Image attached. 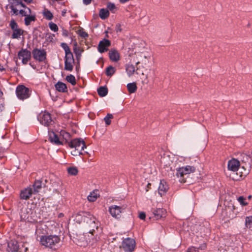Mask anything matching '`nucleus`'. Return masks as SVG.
I'll return each instance as SVG.
<instances>
[{
  "mask_svg": "<svg viewBox=\"0 0 252 252\" xmlns=\"http://www.w3.org/2000/svg\"><path fill=\"white\" fill-rule=\"evenodd\" d=\"M40 242L45 247L56 249L60 245V238L57 235L44 236L40 238Z\"/></svg>",
  "mask_w": 252,
  "mask_h": 252,
  "instance_id": "obj_1",
  "label": "nucleus"
},
{
  "mask_svg": "<svg viewBox=\"0 0 252 252\" xmlns=\"http://www.w3.org/2000/svg\"><path fill=\"white\" fill-rule=\"evenodd\" d=\"M69 145L72 149H74L71 152L73 156H77L82 154V151L86 148V145L84 141L81 138H76L72 140Z\"/></svg>",
  "mask_w": 252,
  "mask_h": 252,
  "instance_id": "obj_2",
  "label": "nucleus"
},
{
  "mask_svg": "<svg viewBox=\"0 0 252 252\" xmlns=\"http://www.w3.org/2000/svg\"><path fill=\"white\" fill-rule=\"evenodd\" d=\"M80 216H82L84 221L88 224L90 228L89 232L93 234L95 229H97L98 227L97 223H96L95 222V218L89 213H82L77 215L76 219Z\"/></svg>",
  "mask_w": 252,
  "mask_h": 252,
  "instance_id": "obj_3",
  "label": "nucleus"
},
{
  "mask_svg": "<svg viewBox=\"0 0 252 252\" xmlns=\"http://www.w3.org/2000/svg\"><path fill=\"white\" fill-rule=\"evenodd\" d=\"M195 171V168L192 166H186L179 168L177 169L176 176L179 178V181L181 183L186 182L185 176L193 173Z\"/></svg>",
  "mask_w": 252,
  "mask_h": 252,
  "instance_id": "obj_4",
  "label": "nucleus"
},
{
  "mask_svg": "<svg viewBox=\"0 0 252 252\" xmlns=\"http://www.w3.org/2000/svg\"><path fill=\"white\" fill-rule=\"evenodd\" d=\"M16 94L17 97L22 100L28 98L30 95L29 89L24 85H19L17 87Z\"/></svg>",
  "mask_w": 252,
  "mask_h": 252,
  "instance_id": "obj_5",
  "label": "nucleus"
},
{
  "mask_svg": "<svg viewBox=\"0 0 252 252\" xmlns=\"http://www.w3.org/2000/svg\"><path fill=\"white\" fill-rule=\"evenodd\" d=\"M10 26L12 30L11 38L13 39H19L23 35L24 31L18 28L17 24L14 20L10 21Z\"/></svg>",
  "mask_w": 252,
  "mask_h": 252,
  "instance_id": "obj_6",
  "label": "nucleus"
},
{
  "mask_svg": "<svg viewBox=\"0 0 252 252\" xmlns=\"http://www.w3.org/2000/svg\"><path fill=\"white\" fill-rule=\"evenodd\" d=\"M135 246V242L133 239L127 238L122 242L121 248L126 252L133 251Z\"/></svg>",
  "mask_w": 252,
  "mask_h": 252,
  "instance_id": "obj_7",
  "label": "nucleus"
},
{
  "mask_svg": "<svg viewBox=\"0 0 252 252\" xmlns=\"http://www.w3.org/2000/svg\"><path fill=\"white\" fill-rule=\"evenodd\" d=\"M18 58L23 64H27L31 59V53L27 49H22L18 53Z\"/></svg>",
  "mask_w": 252,
  "mask_h": 252,
  "instance_id": "obj_8",
  "label": "nucleus"
},
{
  "mask_svg": "<svg viewBox=\"0 0 252 252\" xmlns=\"http://www.w3.org/2000/svg\"><path fill=\"white\" fill-rule=\"evenodd\" d=\"M34 59L39 62H43L46 59V53L44 50L35 49L32 51Z\"/></svg>",
  "mask_w": 252,
  "mask_h": 252,
  "instance_id": "obj_9",
  "label": "nucleus"
},
{
  "mask_svg": "<svg viewBox=\"0 0 252 252\" xmlns=\"http://www.w3.org/2000/svg\"><path fill=\"white\" fill-rule=\"evenodd\" d=\"M38 119L42 125L46 126H49L52 122V119L50 114L46 112L41 113Z\"/></svg>",
  "mask_w": 252,
  "mask_h": 252,
  "instance_id": "obj_10",
  "label": "nucleus"
},
{
  "mask_svg": "<svg viewBox=\"0 0 252 252\" xmlns=\"http://www.w3.org/2000/svg\"><path fill=\"white\" fill-rule=\"evenodd\" d=\"M74 60L73 54L65 56L64 69L71 71L73 68Z\"/></svg>",
  "mask_w": 252,
  "mask_h": 252,
  "instance_id": "obj_11",
  "label": "nucleus"
},
{
  "mask_svg": "<svg viewBox=\"0 0 252 252\" xmlns=\"http://www.w3.org/2000/svg\"><path fill=\"white\" fill-rule=\"evenodd\" d=\"M111 45V42L110 40L106 39H104L103 40L100 41L99 42L98 45V51L100 53H104L106 52L108 48Z\"/></svg>",
  "mask_w": 252,
  "mask_h": 252,
  "instance_id": "obj_12",
  "label": "nucleus"
},
{
  "mask_svg": "<svg viewBox=\"0 0 252 252\" xmlns=\"http://www.w3.org/2000/svg\"><path fill=\"white\" fill-rule=\"evenodd\" d=\"M227 166L229 170L236 172L240 166V161L235 158H232L228 162Z\"/></svg>",
  "mask_w": 252,
  "mask_h": 252,
  "instance_id": "obj_13",
  "label": "nucleus"
},
{
  "mask_svg": "<svg viewBox=\"0 0 252 252\" xmlns=\"http://www.w3.org/2000/svg\"><path fill=\"white\" fill-rule=\"evenodd\" d=\"M109 211L111 216L115 218L120 217L122 213V208L117 205H113L109 208Z\"/></svg>",
  "mask_w": 252,
  "mask_h": 252,
  "instance_id": "obj_14",
  "label": "nucleus"
},
{
  "mask_svg": "<svg viewBox=\"0 0 252 252\" xmlns=\"http://www.w3.org/2000/svg\"><path fill=\"white\" fill-rule=\"evenodd\" d=\"M169 189V186L167 182L164 180H161L158 188V192L160 196L166 194Z\"/></svg>",
  "mask_w": 252,
  "mask_h": 252,
  "instance_id": "obj_15",
  "label": "nucleus"
},
{
  "mask_svg": "<svg viewBox=\"0 0 252 252\" xmlns=\"http://www.w3.org/2000/svg\"><path fill=\"white\" fill-rule=\"evenodd\" d=\"M137 59L138 61L136 63V64L137 65L140 63V62L146 64L149 62V60L150 58V56L148 53H140L138 54Z\"/></svg>",
  "mask_w": 252,
  "mask_h": 252,
  "instance_id": "obj_16",
  "label": "nucleus"
},
{
  "mask_svg": "<svg viewBox=\"0 0 252 252\" xmlns=\"http://www.w3.org/2000/svg\"><path fill=\"white\" fill-rule=\"evenodd\" d=\"M49 140L50 141L56 145L62 144L61 137H58L57 134L53 131L49 132Z\"/></svg>",
  "mask_w": 252,
  "mask_h": 252,
  "instance_id": "obj_17",
  "label": "nucleus"
},
{
  "mask_svg": "<svg viewBox=\"0 0 252 252\" xmlns=\"http://www.w3.org/2000/svg\"><path fill=\"white\" fill-rule=\"evenodd\" d=\"M32 193V189L27 188L21 191L20 198L22 199L27 200L31 196Z\"/></svg>",
  "mask_w": 252,
  "mask_h": 252,
  "instance_id": "obj_18",
  "label": "nucleus"
},
{
  "mask_svg": "<svg viewBox=\"0 0 252 252\" xmlns=\"http://www.w3.org/2000/svg\"><path fill=\"white\" fill-rule=\"evenodd\" d=\"M109 57L110 59L114 62H117L120 60V54L115 49H111L109 52Z\"/></svg>",
  "mask_w": 252,
  "mask_h": 252,
  "instance_id": "obj_19",
  "label": "nucleus"
},
{
  "mask_svg": "<svg viewBox=\"0 0 252 252\" xmlns=\"http://www.w3.org/2000/svg\"><path fill=\"white\" fill-rule=\"evenodd\" d=\"M154 217L157 220H158L161 218L165 217L166 212L163 209H157L153 211Z\"/></svg>",
  "mask_w": 252,
  "mask_h": 252,
  "instance_id": "obj_20",
  "label": "nucleus"
},
{
  "mask_svg": "<svg viewBox=\"0 0 252 252\" xmlns=\"http://www.w3.org/2000/svg\"><path fill=\"white\" fill-rule=\"evenodd\" d=\"M99 196L98 190H94L91 192L90 194L88 196V199L90 202L95 201L97 198Z\"/></svg>",
  "mask_w": 252,
  "mask_h": 252,
  "instance_id": "obj_21",
  "label": "nucleus"
},
{
  "mask_svg": "<svg viewBox=\"0 0 252 252\" xmlns=\"http://www.w3.org/2000/svg\"><path fill=\"white\" fill-rule=\"evenodd\" d=\"M241 156V161L243 163H245L246 166H248L249 167H250L252 160L251 157L245 154H242Z\"/></svg>",
  "mask_w": 252,
  "mask_h": 252,
  "instance_id": "obj_22",
  "label": "nucleus"
},
{
  "mask_svg": "<svg viewBox=\"0 0 252 252\" xmlns=\"http://www.w3.org/2000/svg\"><path fill=\"white\" fill-rule=\"evenodd\" d=\"M8 247L11 252H17L19 249L17 242L11 241L8 244Z\"/></svg>",
  "mask_w": 252,
  "mask_h": 252,
  "instance_id": "obj_23",
  "label": "nucleus"
},
{
  "mask_svg": "<svg viewBox=\"0 0 252 252\" xmlns=\"http://www.w3.org/2000/svg\"><path fill=\"white\" fill-rule=\"evenodd\" d=\"M55 88L57 91L60 92H65L67 91V87L66 85L61 82H58L55 85Z\"/></svg>",
  "mask_w": 252,
  "mask_h": 252,
  "instance_id": "obj_24",
  "label": "nucleus"
},
{
  "mask_svg": "<svg viewBox=\"0 0 252 252\" xmlns=\"http://www.w3.org/2000/svg\"><path fill=\"white\" fill-rule=\"evenodd\" d=\"M136 71L135 66L132 64H128L126 66V72L129 77L132 76Z\"/></svg>",
  "mask_w": 252,
  "mask_h": 252,
  "instance_id": "obj_25",
  "label": "nucleus"
},
{
  "mask_svg": "<svg viewBox=\"0 0 252 252\" xmlns=\"http://www.w3.org/2000/svg\"><path fill=\"white\" fill-rule=\"evenodd\" d=\"M36 19L35 15L29 14L25 17V24L26 26H29L32 22L35 21Z\"/></svg>",
  "mask_w": 252,
  "mask_h": 252,
  "instance_id": "obj_26",
  "label": "nucleus"
},
{
  "mask_svg": "<svg viewBox=\"0 0 252 252\" xmlns=\"http://www.w3.org/2000/svg\"><path fill=\"white\" fill-rule=\"evenodd\" d=\"M127 88L129 93H134L137 90V87L135 83H130L127 84Z\"/></svg>",
  "mask_w": 252,
  "mask_h": 252,
  "instance_id": "obj_27",
  "label": "nucleus"
},
{
  "mask_svg": "<svg viewBox=\"0 0 252 252\" xmlns=\"http://www.w3.org/2000/svg\"><path fill=\"white\" fill-rule=\"evenodd\" d=\"M99 16L102 19H105L109 15V12L108 10L106 9H101L99 11Z\"/></svg>",
  "mask_w": 252,
  "mask_h": 252,
  "instance_id": "obj_28",
  "label": "nucleus"
},
{
  "mask_svg": "<svg viewBox=\"0 0 252 252\" xmlns=\"http://www.w3.org/2000/svg\"><path fill=\"white\" fill-rule=\"evenodd\" d=\"M245 225L247 228L252 230V216L247 217L246 218Z\"/></svg>",
  "mask_w": 252,
  "mask_h": 252,
  "instance_id": "obj_29",
  "label": "nucleus"
},
{
  "mask_svg": "<svg viewBox=\"0 0 252 252\" xmlns=\"http://www.w3.org/2000/svg\"><path fill=\"white\" fill-rule=\"evenodd\" d=\"M44 17L48 20H51L53 18V14L51 12L47 9H45L43 11Z\"/></svg>",
  "mask_w": 252,
  "mask_h": 252,
  "instance_id": "obj_30",
  "label": "nucleus"
},
{
  "mask_svg": "<svg viewBox=\"0 0 252 252\" xmlns=\"http://www.w3.org/2000/svg\"><path fill=\"white\" fill-rule=\"evenodd\" d=\"M97 92L98 94L100 96H104L106 95L108 93V90L107 88L105 87H101L97 90Z\"/></svg>",
  "mask_w": 252,
  "mask_h": 252,
  "instance_id": "obj_31",
  "label": "nucleus"
},
{
  "mask_svg": "<svg viewBox=\"0 0 252 252\" xmlns=\"http://www.w3.org/2000/svg\"><path fill=\"white\" fill-rule=\"evenodd\" d=\"M61 47L63 49L65 52V56H68L72 55L70 50L67 44L65 43H62L61 44Z\"/></svg>",
  "mask_w": 252,
  "mask_h": 252,
  "instance_id": "obj_32",
  "label": "nucleus"
},
{
  "mask_svg": "<svg viewBox=\"0 0 252 252\" xmlns=\"http://www.w3.org/2000/svg\"><path fill=\"white\" fill-rule=\"evenodd\" d=\"M116 72V69L112 66H109L106 69V74L108 76H112Z\"/></svg>",
  "mask_w": 252,
  "mask_h": 252,
  "instance_id": "obj_33",
  "label": "nucleus"
},
{
  "mask_svg": "<svg viewBox=\"0 0 252 252\" xmlns=\"http://www.w3.org/2000/svg\"><path fill=\"white\" fill-rule=\"evenodd\" d=\"M24 8L26 9L25 10H20L19 12L22 16L26 17L28 15L31 14L32 11L30 8L28 7Z\"/></svg>",
  "mask_w": 252,
  "mask_h": 252,
  "instance_id": "obj_34",
  "label": "nucleus"
},
{
  "mask_svg": "<svg viewBox=\"0 0 252 252\" xmlns=\"http://www.w3.org/2000/svg\"><path fill=\"white\" fill-rule=\"evenodd\" d=\"M34 192H38L41 188V182L40 181H36L33 185Z\"/></svg>",
  "mask_w": 252,
  "mask_h": 252,
  "instance_id": "obj_35",
  "label": "nucleus"
},
{
  "mask_svg": "<svg viewBox=\"0 0 252 252\" xmlns=\"http://www.w3.org/2000/svg\"><path fill=\"white\" fill-rule=\"evenodd\" d=\"M66 80L72 85H75L76 84L75 78L72 75H67L66 77Z\"/></svg>",
  "mask_w": 252,
  "mask_h": 252,
  "instance_id": "obj_36",
  "label": "nucleus"
},
{
  "mask_svg": "<svg viewBox=\"0 0 252 252\" xmlns=\"http://www.w3.org/2000/svg\"><path fill=\"white\" fill-rule=\"evenodd\" d=\"M107 7L112 13H115L117 10V8H116L115 5L113 3H111V2L108 3L107 5Z\"/></svg>",
  "mask_w": 252,
  "mask_h": 252,
  "instance_id": "obj_37",
  "label": "nucleus"
},
{
  "mask_svg": "<svg viewBox=\"0 0 252 252\" xmlns=\"http://www.w3.org/2000/svg\"><path fill=\"white\" fill-rule=\"evenodd\" d=\"M113 117V116L112 114H108L107 116L104 118V120L106 125L108 126L110 125L111 123V119H112Z\"/></svg>",
  "mask_w": 252,
  "mask_h": 252,
  "instance_id": "obj_38",
  "label": "nucleus"
},
{
  "mask_svg": "<svg viewBox=\"0 0 252 252\" xmlns=\"http://www.w3.org/2000/svg\"><path fill=\"white\" fill-rule=\"evenodd\" d=\"M67 171L71 175H76L78 173V170L76 167H69L67 169Z\"/></svg>",
  "mask_w": 252,
  "mask_h": 252,
  "instance_id": "obj_39",
  "label": "nucleus"
},
{
  "mask_svg": "<svg viewBox=\"0 0 252 252\" xmlns=\"http://www.w3.org/2000/svg\"><path fill=\"white\" fill-rule=\"evenodd\" d=\"M77 33L79 36L83 38H86L88 36V33L86 32L83 29L78 30Z\"/></svg>",
  "mask_w": 252,
  "mask_h": 252,
  "instance_id": "obj_40",
  "label": "nucleus"
},
{
  "mask_svg": "<svg viewBox=\"0 0 252 252\" xmlns=\"http://www.w3.org/2000/svg\"><path fill=\"white\" fill-rule=\"evenodd\" d=\"M49 27L50 29L54 32H57L58 30L57 25L53 23H49Z\"/></svg>",
  "mask_w": 252,
  "mask_h": 252,
  "instance_id": "obj_41",
  "label": "nucleus"
},
{
  "mask_svg": "<svg viewBox=\"0 0 252 252\" xmlns=\"http://www.w3.org/2000/svg\"><path fill=\"white\" fill-rule=\"evenodd\" d=\"M238 201L242 205H246L247 203L246 201V198L243 196H240L238 198Z\"/></svg>",
  "mask_w": 252,
  "mask_h": 252,
  "instance_id": "obj_42",
  "label": "nucleus"
},
{
  "mask_svg": "<svg viewBox=\"0 0 252 252\" xmlns=\"http://www.w3.org/2000/svg\"><path fill=\"white\" fill-rule=\"evenodd\" d=\"M186 252H199L198 248L191 247L187 249Z\"/></svg>",
  "mask_w": 252,
  "mask_h": 252,
  "instance_id": "obj_43",
  "label": "nucleus"
},
{
  "mask_svg": "<svg viewBox=\"0 0 252 252\" xmlns=\"http://www.w3.org/2000/svg\"><path fill=\"white\" fill-rule=\"evenodd\" d=\"M15 5L16 6V5H20L22 7H26L27 6L25 5V4H24L23 3L22 1H19V0H16V2L14 3Z\"/></svg>",
  "mask_w": 252,
  "mask_h": 252,
  "instance_id": "obj_44",
  "label": "nucleus"
},
{
  "mask_svg": "<svg viewBox=\"0 0 252 252\" xmlns=\"http://www.w3.org/2000/svg\"><path fill=\"white\" fill-rule=\"evenodd\" d=\"M10 8L14 14H15L16 15L18 14V9H17L13 5H11Z\"/></svg>",
  "mask_w": 252,
  "mask_h": 252,
  "instance_id": "obj_45",
  "label": "nucleus"
},
{
  "mask_svg": "<svg viewBox=\"0 0 252 252\" xmlns=\"http://www.w3.org/2000/svg\"><path fill=\"white\" fill-rule=\"evenodd\" d=\"M61 134L62 135L63 138H65V139L69 137V133L65 132L64 131H62Z\"/></svg>",
  "mask_w": 252,
  "mask_h": 252,
  "instance_id": "obj_46",
  "label": "nucleus"
},
{
  "mask_svg": "<svg viewBox=\"0 0 252 252\" xmlns=\"http://www.w3.org/2000/svg\"><path fill=\"white\" fill-rule=\"evenodd\" d=\"M122 31V29L121 28V26L120 24H118L116 25V32L118 33V32H121Z\"/></svg>",
  "mask_w": 252,
  "mask_h": 252,
  "instance_id": "obj_47",
  "label": "nucleus"
},
{
  "mask_svg": "<svg viewBox=\"0 0 252 252\" xmlns=\"http://www.w3.org/2000/svg\"><path fill=\"white\" fill-rule=\"evenodd\" d=\"M139 217L141 220H144L146 217V215L144 213L141 212L139 214Z\"/></svg>",
  "mask_w": 252,
  "mask_h": 252,
  "instance_id": "obj_48",
  "label": "nucleus"
},
{
  "mask_svg": "<svg viewBox=\"0 0 252 252\" xmlns=\"http://www.w3.org/2000/svg\"><path fill=\"white\" fill-rule=\"evenodd\" d=\"M87 244V242H79L78 245L81 247H85Z\"/></svg>",
  "mask_w": 252,
  "mask_h": 252,
  "instance_id": "obj_49",
  "label": "nucleus"
},
{
  "mask_svg": "<svg viewBox=\"0 0 252 252\" xmlns=\"http://www.w3.org/2000/svg\"><path fill=\"white\" fill-rule=\"evenodd\" d=\"M83 3L85 4H89L91 3L92 0H83Z\"/></svg>",
  "mask_w": 252,
  "mask_h": 252,
  "instance_id": "obj_50",
  "label": "nucleus"
},
{
  "mask_svg": "<svg viewBox=\"0 0 252 252\" xmlns=\"http://www.w3.org/2000/svg\"><path fill=\"white\" fill-rule=\"evenodd\" d=\"M150 186H151V184L150 183H148L147 184V187H146V188L145 189L146 192L148 191V190H149V189L150 188Z\"/></svg>",
  "mask_w": 252,
  "mask_h": 252,
  "instance_id": "obj_51",
  "label": "nucleus"
},
{
  "mask_svg": "<svg viewBox=\"0 0 252 252\" xmlns=\"http://www.w3.org/2000/svg\"><path fill=\"white\" fill-rule=\"evenodd\" d=\"M26 2L28 3H31L32 1V0H24Z\"/></svg>",
  "mask_w": 252,
  "mask_h": 252,
  "instance_id": "obj_52",
  "label": "nucleus"
},
{
  "mask_svg": "<svg viewBox=\"0 0 252 252\" xmlns=\"http://www.w3.org/2000/svg\"><path fill=\"white\" fill-rule=\"evenodd\" d=\"M129 0H120V1L122 2V3H125L126 1H128Z\"/></svg>",
  "mask_w": 252,
  "mask_h": 252,
  "instance_id": "obj_53",
  "label": "nucleus"
},
{
  "mask_svg": "<svg viewBox=\"0 0 252 252\" xmlns=\"http://www.w3.org/2000/svg\"><path fill=\"white\" fill-rule=\"evenodd\" d=\"M205 247H206V246L204 245L203 246H202V247H199V249H204Z\"/></svg>",
  "mask_w": 252,
  "mask_h": 252,
  "instance_id": "obj_54",
  "label": "nucleus"
},
{
  "mask_svg": "<svg viewBox=\"0 0 252 252\" xmlns=\"http://www.w3.org/2000/svg\"><path fill=\"white\" fill-rule=\"evenodd\" d=\"M21 217L23 218V219H28V218H27L26 216H24V217H23V215H21Z\"/></svg>",
  "mask_w": 252,
  "mask_h": 252,
  "instance_id": "obj_55",
  "label": "nucleus"
},
{
  "mask_svg": "<svg viewBox=\"0 0 252 252\" xmlns=\"http://www.w3.org/2000/svg\"><path fill=\"white\" fill-rule=\"evenodd\" d=\"M0 70H1V71L3 70V68L2 67H0Z\"/></svg>",
  "mask_w": 252,
  "mask_h": 252,
  "instance_id": "obj_56",
  "label": "nucleus"
},
{
  "mask_svg": "<svg viewBox=\"0 0 252 252\" xmlns=\"http://www.w3.org/2000/svg\"><path fill=\"white\" fill-rule=\"evenodd\" d=\"M146 80H147V79H148V76H147H147H146ZM147 81H148V80H147ZM148 81H147V83H148Z\"/></svg>",
  "mask_w": 252,
  "mask_h": 252,
  "instance_id": "obj_57",
  "label": "nucleus"
},
{
  "mask_svg": "<svg viewBox=\"0 0 252 252\" xmlns=\"http://www.w3.org/2000/svg\"><path fill=\"white\" fill-rule=\"evenodd\" d=\"M2 94V92L0 91V94Z\"/></svg>",
  "mask_w": 252,
  "mask_h": 252,
  "instance_id": "obj_58",
  "label": "nucleus"
},
{
  "mask_svg": "<svg viewBox=\"0 0 252 252\" xmlns=\"http://www.w3.org/2000/svg\"><path fill=\"white\" fill-rule=\"evenodd\" d=\"M242 168L245 169V167L244 166H242Z\"/></svg>",
  "mask_w": 252,
  "mask_h": 252,
  "instance_id": "obj_59",
  "label": "nucleus"
},
{
  "mask_svg": "<svg viewBox=\"0 0 252 252\" xmlns=\"http://www.w3.org/2000/svg\"><path fill=\"white\" fill-rule=\"evenodd\" d=\"M83 236L81 237V239H83Z\"/></svg>",
  "mask_w": 252,
  "mask_h": 252,
  "instance_id": "obj_60",
  "label": "nucleus"
}]
</instances>
